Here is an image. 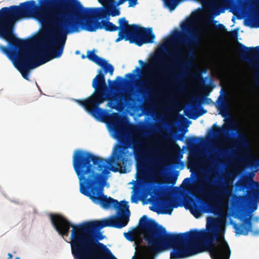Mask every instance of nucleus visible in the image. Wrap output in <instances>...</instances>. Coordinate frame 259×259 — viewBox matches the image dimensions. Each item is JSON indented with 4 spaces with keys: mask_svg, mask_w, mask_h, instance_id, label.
<instances>
[{
    "mask_svg": "<svg viewBox=\"0 0 259 259\" xmlns=\"http://www.w3.org/2000/svg\"><path fill=\"white\" fill-rule=\"evenodd\" d=\"M51 220L57 232L62 236H68L70 227L72 253L75 259H117L103 243L99 242L104 236L100 232L104 227L121 229L129 222V214L121 212L120 217L111 216L109 219L83 223L77 225L71 224L60 214H51Z\"/></svg>",
    "mask_w": 259,
    "mask_h": 259,
    "instance_id": "nucleus-4",
    "label": "nucleus"
},
{
    "mask_svg": "<svg viewBox=\"0 0 259 259\" xmlns=\"http://www.w3.org/2000/svg\"><path fill=\"white\" fill-rule=\"evenodd\" d=\"M115 132L119 136H121L122 133V130L119 126L115 127Z\"/></svg>",
    "mask_w": 259,
    "mask_h": 259,
    "instance_id": "nucleus-30",
    "label": "nucleus"
},
{
    "mask_svg": "<svg viewBox=\"0 0 259 259\" xmlns=\"http://www.w3.org/2000/svg\"><path fill=\"white\" fill-rule=\"evenodd\" d=\"M116 80H119L120 83H122L124 81V80L120 76H117L116 78Z\"/></svg>",
    "mask_w": 259,
    "mask_h": 259,
    "instance_id": "nucleus-37",
    "label": "nucleus"
},
{
    "mask_svg": "<svg viewBox=\"0 0 259 259\" xmlns=\"http://www.w3.org/2000/svg\"><path fill=\"white\" fill-rule=\"evenodd\" d=\"M205 183L208 186H210L212 184V181L210 179L207 178L205 180Z\"/></svg>",
    "mask_w": 259,
    "mask_h": 259,
    "instance_id": "nucleus-36",
    "label": "nucleus"
},
{
    "mask_svg": "<svg viewBox=\"0 0 259 259\" xmlns=\"http://www.w3.org/2000/svg\"><path fill=\"white\" fill-rule=\"evenodd\" d=\"M139 227L150 252L155 255L162 252V225L144 215L139 221Z\"/></svg>",
    "mask_w": 259,
    "mask_h": 259,
    "instance_id": "nucleus-10",
    "label": "nucleus"
},
{
    "mask_svg": "<svg viewBox=\"0 0 259 259\" xmlns=\"http://www.w3.org/2000/svg\"><path fill=\"white\" fill-rule=\"evenodd\" d=\"M219 227L212 225L205 230H191L177 234L169 233L163 227V251L172 248L170 259H181L205 251H209L211 258L227 259L231 250L223 237L220 239Z\"/></svg>",
    "mask_w": 259,
    "mask_h": 259,
    "instance_id": "nucleus-6",
    "label": "nucleus"
},
{
    "mask_svg": "<svg viewBox=\"0 0 259 259\" xmlns=\"http://www.w3.org/2000/svg\"><path fill=\"white\" fill-rule=\"evenodd\" d=\"M133 139L117 145L111 156L106 159L81 150H75L73 155L72 164L79 181L80 193L104 209L113 207L117 209L116 215H114L115 217H120L121 212L126 214L128 213L130 217L128 202L122 200L119 202L104 194L103 175L106 173L107 165L111 166L113 172L120 171L123 167L125 169L128 155L127 149L131 147L134 149L131 144ZM135 157L137 160V180L142 187L133 191L131 201L137 203L142 197L152 204L150 207L151 210L162 214V176L159 174L158 169H154L151 172H147L144 177H141L138 170V159Z\"/></svg>",
    "mask_w": 259,
    "mask_h": 259,
    "instance_id": "nucleus-1",
    "label": "nucleus"
},
{
    "mask_svg": "<svg viewBox=\"0 0 259 259\" xmlns=\"http://www.w3.org/2000/svg\"><path fill=\"white\" fill-rule=\"evenodd\" d=\"M162 96H163V97H164V94H162Z\"/></svg>",
    "mask_w": 259,
    "mask_h": 259,
    "instance_id": "nucleus-54",
    "label": "nucleus"
},
{
    "mask_svg": "<svg viewBox=\"0 0 259 259\" xmlns=\"http://www.w3.org/2000/svg\"><path fill=\"white\" fill-rule=\"evenodd\" d=\"M239 145L242 147H246L248 145L247 140L245 136L243 134L240 135L239 137Z\"/></svg>",
    "mask_w": 259,
    "mask_h": 259,
    "instance_id": "nucleus-25",
    "label": "nucleus"
},
{
    "mask_svg": "<svg viewBox=\"0 0 259 259\" xmlns=\"http://www.w3.org/2000/svg\"><path fill=\"white\" fill-rule=\"evenodd\" d=\"M162 109H163V110H164V106H163Z\"/></svg>",
    "mask_w": 259,
    "mask_h": 259,
    "instance_id": "nucleus-53",
    "label": "nucleus"
},
{
    "mask_svg": "<svg viewBox=\"0 0 259 259\" xmlns=\"http://www.w3.org/2000/svg\"><path fill=\"white\" fill-rule=\"evenodd\" d=\"M127 0H118L116 3L115 2H114V6L116 8H117L118 6L123 4Z\"/></svg>",
    "mask_w": 259,
    "mask_h": 259,
    "instance_id": "nucleus-32",
    "label": "nucleus"
},
{
    "mask_svg": "<svg viewBox=\"0 0 259 259\" xmlns=\"http://www.w3.org/2000/svg\"><path fill=\"white\" fill-rule=\"evenodd\" d=\"M15 259H20V258L19 257H17L15 258Z\"/></svg>",
    "mask_w": 259,
    "mask_h": 259,
    "instance_id": "nucleus-49",
    "label": "nucleus"
},
{
    "mask_svg": "<svg viewBox=\"0 0 259 259\" xmlns=\"http://www.w3.org/2000/svg\"><path fill=\"white\" fill-rule=\"evenodd\" d=\"M181 0H163L164 6L168 8L170 11H172L175 9L178 3Z\"/></svg>",
    "mask_w": 259,
    "mask_h": 259,
    "instance_id": "nucleus-22",
    "label": "nucleus"
},
{
    "mask_svg": "<svg viewBox=\"0 0 259 259\" xmlns=\"http://www.w3.org/2000/svg\"><path fill=\"white\" fill-rule=\"evenodd\" d=\"M78 53H79V51H77L76 52V54H78Z\"/></svg>",
    "mask_w": 259,
    "mask_h": 259,
    "instance_id": "nucleus-48",
    "label": "nucleus"
},
{
    "mask_svg": "<svg viewBox=\"0 0 259 259\" xmlns=\"http://www.w3.org/2000/svg\"><path fill=\"white\" fill-rule=\"evenodd\" d=\"M207 110L202 108L200 111L197 112V113L193 114L192 116L190 117V118L193 119H196L198 117L202 116L204 113H206Z\"/></svg>",
    "mask_w": 259,
    "mask_h": 259,
    "instance_id": "nucleus-28",
    "label": "nucleus"
},
{
    "mask_svg": "<svg viewBox=\"0 0 259 259\" xmlns=\"http://www.w3.org/2000/svg\"><path fill=\"white\" fill-rule=\"evenodd\" d=\"M255 84L259 87V79H255Z\"/></svg>",
    "mask_w": 259,
    "mask_h": 259,
    "instance_id": "nucleus-42",
    "label": "nucleus"
},
{
    "mask_svg": "<svg viewBox=\"0 0 259 259\" xmlns=\"http://www.w3.org/2000/svg\"><path fill=\"white\" fill-rule=\"evenodd\" d=\"M164 124L165 120L163 113V126ZM185 134V132L178 133L177 130L174 128H170L167 134L163 132V198H173V192L178 190L177 187L173 186L176 184L179 176V171H175L168 175L164 173L165 168L164 158L165 145L166 144L169 146H174L180 148L176 142L177 140L183 141Z\"/></svg>",
    "mask_w": 259,
    "mask_h": 259,
    "instance_id": "nucleus-9",
    "label": "nucleus"
},
{
    "mask_svg": "<svg viewBox=\"0 0 259 259\" xmlns=\"http://www.w3.org/2000/svg\"><path fill=\"white\" fill-rule=\"evenodd\" d=\"M192 106L193 107H194V108H196L197 106L196 104H192Z\"/></svg>",
    "mask_w": 259,
    "mask_h": 259,
    "instance_id": "nucleus-44",
    "label": "nucleus"
},
{
    "mask_svg": "<svg viewBox=\"0 0 259 259\" xmlns=\"http://www.w3.org/2000/svg\"><path fill=\"white\" fill-rule=\"evenodd\" d=\"M217 150L220 153L225 154L226 152H228V150L225 148H219L217 149Z\"/></svg>",
    "mask_w": 259,
    "mask_h": 259,
    "instance_id": "nucleus-34",
    "label": "nucleus"
},
{
    "mask_svg": "<svg viewBox=\"0 0 259 259\" xmlns=\"http://www.w3.org/2000/svg\"><path fill=\"white\" fill-rule=\"evenodd\" d=\"M92 87L95 89L93 93L84 100H76V102L96 119L102 118L105 111L99 106L106 101H108V106L112 109H116L121 100L125 102L133 101L130 95L126 93H116L114 95L109 94V87L106 84L105 74L102 69L93 79Z\"/></svg>",
    "mask_w": 259,
    "mask_h": 259,
    "instance_id": "nucleus-7",
    "label": "nucleus"
},
{
    "mask_svg": "<svg viewBox=\"0 0 259 259\" xmlns=\"http://www.w3.org/2000/svg\"><path fill=\"white\" fill-rule=\"evenodd\" d=\"M233 124L232 123L224 124L221 127L218 126L216 124H214L212 127L213 128L211 130V134L214 136L229 135L231 132H237V131L236 128H233Z\"/></svg>",
    "mask_w": 259,
    "mask_h": 259,
    "instance_id": "nucleus-15",
    "label": "nucleus"
},
{
    "mask_svg": "<svg viewBox=\"0 0 259 259\" xmlns=\"http://www.w3.org/2000/svg\"><path fill=\"white\" fill-rule=\"evenodd\" d=\"M256 1L257 0H255V2H254V4L257 7H258L259 8V6L256 4Z\"/></svg>",
    "mask_w": 259,
    "mask_h": 259,
    "instance_id": "nucleus-45",
    "label": "nucleus"
},
{
    "mask_svg": "<svg viewBox=\"0 0 259 259\" xmlns=\"http://www.w3.org/2000/svg\"><path fill=\"white\" fill-rule=\"evenodd\" d=\"M234 228L235 233L238 235H247L251 231L252 223L250 218L243 220L241 224H234Z\"/></svg>",
    "mask_w": 259,
    "mask_h": 259,
    "instance_id": "nucleus-14",
    "label": "nucleus"
},
{
    "mask_svg": "<svg viewBox=\"0 0 259 259\" xmlns=\"http://www.w3.org/2000/svg\"><path fill=\"white\" fill-rule=\"evenodd\" d=\"M249 166L252 167H259V159L254 158L252 157H249L246 160H244Z\"/></svg>",
    "mask_w": 259,
    "mask_h": 259,
    "instance_id": "nucleus-23",
    "label": "nucleus"
},
{
    "mask_svg": "<svg viewBox=\"0 0 259 259\" xmlns=\"http://www.w3.org/2000/svg\"><path fill=\"white\" fill-rule=\"evenodd\" d=\"M162 47H163V49H164V42H163V46H162Z\"/></svg>",
    "mask_w": 259,
    "mask_h": 259,
    "instance_id": "nucleus-50",
    "label": "nucleus"
},
{
    "mask_svg": "<svg viewBox=\"0 0 259 259\" xmlns=\"http://www.w3.org/2000/svg\"><path fill=\"white\" fill-rule=\"evenodd\" d=\"M199 140H203V139L192 136L187 138L186 143L188 146H192L197 144Z\"/></svg>",
    "mask_w": 259,
    "mask_h": 259,
    "instance_id": "nucleus-24",
    "label": "nucleus"
},
{
    "mask_svg": "<svg viewBox=\"0 0 259 259\" xmlns=\"http://www.w3.org/2000/svg\"><path fill=\"white\" fill-rule=\"evenodd\" d=\"M220 99L217 101L218 109L222 114L227 113L229 110V103L224 97L220 96Z\"/></svg>",
    "mask_w": 259,
    "mask_h": 259,
    "instance_id": "nucleus-18",
    "label": "nucleus"
},
{
    "mask_svg": "<svg viewBox=\"0 0 259 259\" xmlns=\"http://www.w3.org/2000/svg\"><path fill=\"white\" fill-rule=\"evenodd\" d=\"M38 2L45 11L44 15H38V19L57 32L64 45L68 34L81 30L94 32L103 29L109 32L119 30L116 42L124 39L141 46L154 41L151 28L129 24L124 17L118 19V26L109 21L110 16L120 14L119 8L114 6L115 0L105 2L102 7L96 8H84L78 0H38Z\"/></svg>",
    "mask_w": 259,
    "mask_h": 259,
    "instance_id": "nucleus-2",
    "label": "nucleus"
},
{
    "mask_svg": "<svg viewBox=\"0 0 259 259\" xmlns=\"http://www.w3.org/2000/svg\"><path fill=\"white\" fill-rule=\"evenodd\" d=\"M231 34L232 36L234 38L237 39V37H238V30L236 29V30H234V31H232L231 32Z\"/></svg>",
    "mask_w": 259,
    "mask_h": 259,
    "instance_id": "nucleus-31",
    "label": "nucleus"
},
{
    "mask_svg": "<svg viewBox=\"0 0 259 259\" xmlns=\"http://www.w3.org/2000/svg\"><path fill=\"white\" fill-rule=\"evenodd\" d=\"M87 57L90 60L95 63L98 65L103 67L105 73L109 72L111 75L113 74L114 71L113 66L111 64L108 63L105 60L96 55L94 51H88Z\"/></svg>",
    "mask_w": 259,
    "mask_h": 259,
    "instance_id": "nucleus-12",
    "label": "nucleus"
},
{
    "mask_svg": "<svg viewBox=\"0 0 259 259\" xmlns=\"http://www.w3.org/2000/svg\"><path fill=\"white\" fill-rule=\"evenodd\" d=\"M118 115L117 113H113L108 115L107 118L108 120L113 124L115 123L118 119Z\"/></svg>",
    "mask_w": 259,
    "mask_h": 259,
    "instance_id": "nucleus-26",
    "label": "nucleus"
},
{
    "mask_svg": "<svg viewBox=\"0 0 259 259\" xmlns=\"http://www.w3.org/2000/svg\"><path fill=\"white\" fill-rule=\"evenodd\" d=\"M144 73L138 92L144 101L158 97L157 149L151 145L142 148V142L133 139L134 154L138 163H162V42H159L154 53L150 54L147 62L139 60Z\"/></svg>",
    "mask_w": 259,
    "mask_h": 259,
    "instance_id": "nucleus-5",
    "label": "nucleus"
},
{
    "mask_svg": "<svg viewBox=\"0 0 259 259\" xmlns=\"http://www.w3.org/2000/svg\"><path fill=\"white\" fill-rule=\"evenodd\" d=\"M256 4L259 6V0H257Z\"/></svg>",
    "mask_w": 259,
    "mask_h": 259,
    "instance_id": "nucleus-46",
    "label": "nucleus"
},
{
    "mask_svg": "<svg viewBox=\"0 0 259 259\" xmlns=\"http://www.w3.org/2000/svg\"><path fill=\"white\" fill-rule=\"evenodd\" d=\"M128 2V7H135L138 4V0H127Z\"/></svg>",
    "mask_w": 259,
    "mask_h": 259,
    "instance_id": "nucleus-29",
    "label": "nucleus"
},
{
    "mask_svg": "<svg viewBox=\"0 0 259 259\" xmlns=\"http://www.w3.org/2000/svg\"><path fill=\"white\" fill-rule=\"evenodd\" d=\"M123 235L124 237L130 241H133L135 240V235L132 232H125Z\"/></svg>",
    "mask_w": 259,
    "mask_h": 259,
    "instance_id": "nucleus-27",
    "label": "nucleus"
},
{
    "mask_svg": "<svg viewBox=\"0 0 259 259\" xmlns=\"http://www.w3.org/2000/svg\"><path fill=\"white\" fill-rule=\"evenodd\" d=\"M231 184V181H226L225 184L218 182L217 186L218 189L209 192H206L200 187L196 189V192L205 194L210 200H203L200 203L193 202L189 206L190 212L196 219L200 218L203 213H215L219 210V204L231 196L232 188L227 186Z\"/></svg>",
    "mask_w": 259,
    "mask_h": 259,
    "instance_id": "nucleus-8",
    "label": "nucleus"
},
{
    "mask_svg": "<svg viewBox=\"0 0 259 259\" xmlns=\"http://www.w3.org/2000/svg\"><path fill=\"white\" fill-rule=\"evenodd\" d=\"M190 182V178H187L186 179H184V180L183 181V183H185V182H188V183H189Z\"/></svg>",
    "mask_w": 259,
    "mask_h": 259,
    "instance_id": "nucleus-39",
    "label": "nucleus"
},
{
    "mask_svg": "<svg viewBox=\"0 0 259 259\" xmlns=\"http://www.w3.org/2000/svg\"><path fill=\"white\" fill-rule=\"evenodd\" d=\"M141 71V69L139 67H136V68L133 70L132 73H127L125 75V77L128 80L126 81L127 83L133 82L135 79H137L140 75Z\"/></svg>",
    "mask_w": 259,
    "mask_h": 259,
    "instance_id": "nucleus-19",
    "label": "nucleus"
},
{
    "mask_svg": "<svg viewBox=\"0 0 259 259\" xmlns=\"http://www.w3.org/2000/svg\"><path fill=\"white\" fill-rule=\"evenodd\" d=\"M189 63L187 62H185L183 64H180V66L182 68H184L186 65H188Z\"/></svg>",
    "mask_w": 259,
    "mask_h": 259,
    "instance_id": "nucleus-38",
    "label": "nucleus"
},
{
    "mask_svg": "<svg viewBox=\"0 0 259 259\" xmlns=\"http://www.w3.org/2000/svg\"><path fill=\"white\" fill-rule=\"evenodd\" d=\"M209 161L211 162V163H213L215 161V160L213 158H210L209 159Z\"/></svg>",
    "mask_w": 259,
    "mask_h": 259,
    "instance_id": "nucleus-41",
    "label": "nucleus"
},
{
    "mask_svg": "<svg viewBox=\"0 0 259 259\" xmlns=\"http://www.w3.org/2000/svg\"><path fill=\"white\" fill-rule=\"evenodd\" d=\"M179 206L177 198H163V214H171L174 208Z\"/></svg>",
    "mask_w": 259,
    "mask_h": 259,
    "instance_id": "nucleus-16",
    "label": "nucleus"
},
{
    "mask_svg": "<svg viewBox=\"0 0 259 259\" xmlns=\"http://www.w3.org/2000/svg\"><path fill=\"white\" fill-rule=\"evenodd\" d=\"M215 28L218 29L225 30V26L222 24H219L215 26Z\"/></svg>",
    "mask_w": 259,
    "mask_h": 259,
    "instance_id": "nucleus-33",
    "label": "nucleus"
},
{
    "mask_svg": "<svg viewBox=\"0 0 259 259\" xmlns=\"http://www.w3.org/2000/svg\"><path fill=\"white\" fill-rule=\"evenodd\" d=\"M8 255V256H9L8 259H11V258H12V257H13V255H12L11 253H9Z\"/></svg>",
    "mask_w": 259,
    "mask_h": 259,
    "instance_id": "nucleus-40",
    "label": "nucleus"
},
{
    "mask_svg": "<svg viewBox=\"0 0 259 259\" xmlns=\"http://www.w3.org/2000/svg\"><path fill=\"white\" fill-rule=\"evenodd\" d=\"M162 88H164V86H163V85L162 86Z\"/></svg>",
    "mask_w": 259,
    "mask_h": 259,
    "instance_id": "nucleus-55",
    "label": "nucleus"
},
{
    "mask_svg": "<svg viewBox=\"0 0 259 259\" xmlns=\"http://www.w3.org/2000/svg\"><path fill=\"white\" fill-rule=\"evenodd\" d=\"M136 259H152L147 253L145 248L141 247L140 249L138 251L136 256H134L133 258Z\"/></svg>",
    "mask_w": 259,
    "mask_h": 259,
    "instance_id": "nucleus-21",
    "label": "nucleus"
},
{
    "mask_svg": "<svg viewBox=\"0 0 259 259\" xmlns=\"http://www.w3.org/2000/svg\"><path fill=\"white\" fill-rule=\"evenodd\" d=\"M211 219H212V221H213V222H214V221L213 218H211Z\"/></svg>",
    "mask_w": 259,
    "mask_h": 259,
    "instance_id": "nucleus-51",
    "label": "nucleus"
},
{
    "mask_svg": "<svg viewBox=\"0 0 259 259\" xmlns=\"http://www.w3.org/2000/svg\"><path fill=\"white\" fill-rule=\"evenodd\" d=\"M238 48L237 52L241 58L243 60H246L249 57H252L255 55H259V46L254 47H247L244 45L237 42Z\"/></svg>",
    "mask_w": 259,
    "mask_h": 259,
    "instance_id": "nucleus-13",
    "label": "nucleus"
},
{
    "mask_svg": "<svg viewBox=\"0 0 259 259\" xmlns=\"http://www.w3.org/2000/svg\"><path fill=\"white\" fill-rule=\"evenodd\" d=\"M81 57L83 59L85 58V56H84V55H82Z\"/></svg>",
    "mask_w": 259,
    "mask_h": 259,
    "instance_id": "nucleus-47",
    "label": "nucleus"
},
{
    "mask_svg": "<svg viewBox=\"0 0 259 259\" xmlns=\"http://www.w3.org/2000/svg\"><path fill=\"white\" fill-rule=\"evenodd\" d=\"M182 156H177L176 155H172L169 158V166L171 168H177L179 165L181 163L179 159L182 158Z\"/></svg>",
    "mask_w": 259,
    "mask_h": 259,
    "instance_id": "nucleus-20",
    "label": "nucleus"
},
{
    "mask_svg": "<svg viewBox=\"0 0 259 259\" xmlns=\"http://www.w3.org/2000/svg\"><path fill=\"white\" fill-rule=\"evenodd\" d=\"M162 63H163V65H164V61H163L162 62Z\"/></svg>",
    "mask_w": 259,
    "mask_h": 259,
    "instance_id": "nucleus-52",
    "label": "nucleus"
},
{
    "mask_svg": "<svg viewBox=\"0 0 259 259\" xmlns=\"http://www.w3.org/2000/svg\"><path fill=\"white\" fill-rule=\"evenodd\" d=\"M182 32L178 30L173 31L169 38V44L177 42L183 43L186 40L188 45L195 47L200 45L201 34L198 29L194 28L191 19H188L181 25Z\"/></svg>",
    "mask_w": 259,
    "mask_h": 259,
    "instance_id": "nucleus-11",
    "label": "nucleus"
},
{
    "mask_svg": "<svg viewBox=\"0 0 259 259\" xmlns=\"http://www.w3.org/2000/svg\"><path fill=\"white\" fill-rule=\"evenodd\" d=\"M212 90V88L208 84H204L203 85V91L205 94V96H200L197 97L196 99L198 103L204 104L206 102L207 104H209L211 102V99L210 98H206V96L209 95V92Z\"/></svg>",
    "mask_w": 259,
    "mask_h": 259,
    "instance_id": "nucleus-17",
    "label": "nucleus"
},
{
    "mask_svg": "<svg viewBox=\"0 0 259 259\" xmlns=\"http://www.w3.org/2000/svg\"><path fill=\"white\" fill-rule=\"evenodd\" d=\"M174 52L176 53H181L182 52L181 49L178 47H175L174 49Z\"/></svg>",
    "mask_w": 259,
    "mask_h": 259,
    "instance_id": "nucleus-35",
    "label": "nucleus"
},
{
    "mask_svg": "<svg viewBox=\"0 0 259 259\" xmlns=\"http://www.w3.org/2000/svg\"><path fill=\"white\" fill-rule=\"evenodd\" d=\"M38 8L35 2L31 0L0 10V37L8 41L9 45L6 47L0 45V51L13 62L23 77L27 80H29L30 70L60 57L65 47L54 29L45 51L32 50L29 40L16 37L14 33V25L19 20L35 16L41 21L38 15L42 14L36 11Z\"/></svg>",
    "mask_w": 259,
    "mask_h": 259,
    "instance_id": "nucleus-3",
    "label": "nucleus"
},
{
    "mask_svg": "<svg viewBox=\"0 0 259 259\" xmlns=\"http://www.w3.org/2000/svg\"><path fill=\"white\" fill-rule=\"evenodd\" d=\"M108 82H109L110 85H111V84L113 83V82L111 80H108Z\"/></svg>",
    "mask_w": 259,
    "mask_h": 259,
    "instance_id": "nucleus-43",
    "label": "nucleus"
}]
</instances>
